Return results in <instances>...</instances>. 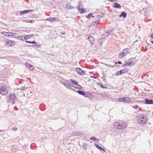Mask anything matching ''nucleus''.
Wrapping results in <instances>:
<instances>
[{
	"instance_id": "nucleus-13",
	"label": "nucleus",
	"mask_w": 153,
	"mask_h": 153,
	"mask_svg": "<svg viewBox=\"0 0 153 153\" xmlns=\"http://www.w3.org/2000/svg\"><path fill=\"white\" fill-rule=\"evenodd\" d=\"M76 71L78 74H82L84 73L83 71L79 68H76Z\"/></svg>"
},
{
	"instance_id": "nucleus-16",
	"label": "nucleus",
	"mask_w": 153,
	"mask_h": 153,
	"mask_svg": "<svg viewBox=\"0 0 153 153\" xmlns=\"http://www.w3.org/2000/svg\"><path fill=\"white\" fill-rule=\"evenodd\" d=\"M88 38L91 43L93 44L94 43V41L93 37L90 35H88Z\"/></svg>"
},
{
	"instance_id": "nucleus-42",
	"label": "nucleus",
	"mask_w": 153,
	"mask_h": 153,
	"mask_svg": "<svg viewBox=\"0 0 153 153\" xmlns=\"http://www.w3.org/2000/svg\"><path fill=\"white\" fill-rule=\"evenodd\" d=\"M118 63L119 64H121L122 63L120 61H118Z\"/></svg>"
},
{
	"instance_id": "nucleus-37",
	"label": "nucleus",
	"mask_w": 153,
	"mask_h": 153,
	"mask_svg": "<svg viewBox=\"0 0 153 153\" xmlns=\"http://www.w3.org/2000/svg\"><path fill=\"white\" fill-rule=\"evenodd\" d=\"M17 128H13V129L14 131H16L17 130Z\"/></svg>"
},
{
	"instance_id": "nucleus-20",
	"label": "nucleus",
	"mask_w": 153,
	"mask_h": 153,
	"mask_svg": "<svg viewBox=\"0 0 153 153\" xmlns=\"http://www.w3.org/2000/svg\"><path fill=\"white\" fill-rule=\"evenodd\" d=\"M77 93L79 94H80L82 95H84L85 94V92L84 91L80 90H78L77 91Z\"/></svg>"
},
{
	"instance_id": "nucleus-9",
	"label": "nucleus",
	"mask_w": 153,
	"mask_h": 153,
	"mask_svg": "<svg viewBox=\"0 0 153 153\" xmlns=\"http://www.w3.org/2000/svg\"><path fill=\"white\" fill-rule=\"evenodd\" d=\"M46 20L51 22L59 21V19L57 17H51L46 19Z\"/></svg>"
},
{
	"instance_id": "nucleus-8",
	"label": "nucleus",
	"mask_w": 153,
	"mask_h": 153,
	"mask_svg": "<svg viewBox=\"0 0 153 153\" xmlns=\"http://www.w3.org/2000/svg\"><path fill=\"white\" fill-rule=\"evenodd\" d=\"M137 63V62L136 61H135L134 62L132 61L131 62H128L124 63L123 65V67L126 66H130L131 65H134Z\"/></svg>"
},
{
	"instance_id": "nucleus-3",
	"label": "nucleus",
	"mask_w": 153,
	"mask_h": 153,
	"mask_svg": "<svg viewBox=\"0 0 153 153\" xmlns=\"http://www.w3.org/2000/svg\"><path fill=\"white\" fill-rule=\"evenodd\" d=\"M129 49L128 48L125 49L122 51L119 54V57L120 58H122L125 56L128 53Z\"/></svg>"
},
{
	"instance_id": "nucleus-39",
	"label": "nucleus",
	"mask_w": 153,
	"mask_h": 153,
	"mask_svg": "<svg viewBox=\"0 0 153 153\" xmlns=\"http://www.w3.org/2000/svg\"><path fill=\"white\" fill-rule=\"evenodd\" d=\"M151 37L152 39H153V33L151 34Z\"/></svg>"
},
{
	"instance_id": "nucleus-36",
	"label": "nucleus",
	"mask_w": 153,
	"mask_h": 153,
	"mask_svg": "<svg viewBox=\"0 0 153 153\" xmlns=\"http://www.w3.org/2000/svg\"><path fill=\"white\" fill-rule=\"evenodd\" d=\"M27 91L28 92H27V95H28L29 94H28L29 92L30 93H31V91H30V90H28Z\"/></svg>"
},
{
	"instance_id": "nucleus-25",
	"label": "nucleus",
	"mask_w": 153,
	"mask_h": 153,
	"mask_svg": "<svg viewBox=\"0 0 153 153\" xmlns=\"http://www.w3.org/2000/svg\"><path fill=\"white\" fill-rule=\"evenodd\" d=\"M121 15L123 16V17L124 18H125L126 16V13L125 12H122L121 13Z\"/></svg>"
},
{
	"instance_id": "nucleus-28",
	"label": "nucleus",
	"mask_w": 153,
	"mask_h": 153,
	"mask_svg": "<svg viewBox=\"0 0 153 153\" xmlns=\"http://www.w3.org/2000/svg\"><path fill=\"white\" fill-rule=\"evenodd\" d=\"M90 139L91 140H97V141H98V139H97L95 137H91L90 138Z\"/></svg>"
},
{
	"instance_id": "nucleus-19",
	"label": "nucleus",
	"mask_w": 153,
	"mask_h": 153,
	"mask_svg": "<svg viewBox=\"0 0 153 153\" xmlns=\"http://www.w3.org/2000/svg\"><path fill=\"white\" fill-rule=\"evenodd\" d=\"M114 7L116 8L119 9H120L121 7V6L117 3H115L114 5Z\"/></svg>"
},
{
	"instance_id": "nucleus-15",
	"label": "nucleus",
	"mask_w": 153,
	"mask_h": 153,
	"mask_svg": "<svg viewBox=\"0 0 153 153\" xmlns=\"http://www.w3.org/2000/svg\"><path fill=\"white\" fill-rule=\"evenodd\" d=\"M145 101L146 102V104H153V101L152 100H149L147 99H145Z\"/></svg>"
},
{
	"instance_id": "nucleus-27",
	"label": "nucleus",
	"mask_w": 153,
	"mask_h": 153,
	"mask_svg": "<svg viewBox=\"0 0 153 153\" xmlns=\"http://www.w3.org/2000/svg\"><path fill=\"white\" fill-rule=\"evenodd\" d=\"M25 65L26 66L29 68L30 67V66L32 65H31L30 64H29V63H26L25 64Z\"/></svg>"
},
{
	"instance_id": "nucleus-6",
	"label": "nucleus",
	"mask_w": 153,
	"mask_h": 153,
	"mask_svg": "<svg viewBox=\"0 0 153 153\" xmlns=\"http://www.w3.org/2000/svg\"><path fill=\"white\" fill-rule=\"evenodd\" d=\"M8 93L7 91L5 86L1 87L0 89V93L3 95H6Z\"/></svg>"
},
{
	"instance_id": "nucleus-14",
	"label": "nucleus",
	"mask_w": 153,
	"mask_h": 153,
	"mask_svg": "<svg viewBox=\"0 0 153 153\" xmlns=\"http://www.w3.org/2000/svg\"><path fill=\"white\" fill-rule=\"evenodd\" d=\"M33 11L32 10H25L24 11H22L20 13V15H22L24 14L27 13L32 12Z\"/></svg>"
},
{
	"instance_id": "nucleus-38",
	"label": "nucleus",
	"mask_w": 153,
	"mask_h": 153,
	"mask_svg": "<svg viewBox=\"0 0 153 153\" xmlns=\"http://www.w3.org/2000/svg\"><path fill=\"white\" fill-rule=\"evenodd\" d=\"M27 22H30V23H33V22L32 20L28 21H27Z\"/></svg>"
},
{
	"instance_id": "nucleus-22",
	"label": "nucleus",
	"mask_w": 153,
	"mask_h": 153,
	"mask_svg": "<svg viewBox=\"0 0 153 153\" xmlns=\"http://www.w3.org/2000/svg\"><path fill=\"white\" fill-rule=\"evenodd\" d=\"M125 97H120L118 99V100L120 102H124L125 100Z\"/></svg>"
},
{
	"instance_id": "nucleus-12",
	"label": "nucleus",
	"mask_w": 153,
	"mask_h": 153,
	"mask_svg": "<svg viewBox=\"0 0 153 153\" xmlns=\"http://www.w3.org/2000/svg\"><path fill=\"white\" fill-rule=\"evenodd\" d=\"M121 125V129H124L127 126V123L126 122H123Z\"/></svg>"
},
{
	"instance_id": "nucleus-34",
	"label": "nucleus",
	"mask_w": 153,
	"mask_h": 153,
	"mask_svg": "<svg viewBox=\"0 0 153 153\" xmlns=\"http://www.w3.org/2000/svg\"><path fill=\"white\" fill-rule=\"evenodd\" d=\"M20 89L21 90L24 91L25 89V87H24L21 88Z\"/></svg>"
},
{
	"instance_id": "nucleus-7",
	"label": "nucleus",
	"mask_w": 153,
	"mask_h": 153,
	"mask_svg": "<svg viewBox=\"0 0 153 153\" xmlns=\"http://www.w3.org/2000/svg\"><path fill=\"white\" fill-rule=\"evenodd\" d=\"M140 123L142 124H144L146 122V116L143 115H141L140 116Z\"/></svg>"
},
{
	"instance_id": "nucleus-32",
	"label": "nucleus",
	"mask_w": 153,
	"mask_h": 153,
	"mask_svg": "<svg viewBox=\"0 0 153 153\" xmlns=\"http://www.w3.org/2000/svg\"><path fill=\"white\" fill-rule=\"evenodd\" d=\"M30 67L29 68V69L31 70H33L34 69V68L33 66L32 65L31 66H30Z\"/></svg>"
},
{
	"instance_id": "nucleus-17",
	"label": "nucleus",
	"mask_w": 153,
	"mask_h": 153,
	"mask_svg": "<svg viewBox=\"0 0 153 153\" xmlns=\"http://www.w3.org/2000/svg\"><path fill=\"white\" fill-rule=\"evenodd\" d=\"M95 146H96L97 148L100 149V150L103 151L104 152L105 151V149H104L102 147H101L98 144H97L95 143L94 144Z\"/></svg>"
},
{
	"instance_id": "nucleus-43",
	"label": "nucleus",
	"mask_w": 153,
	"mask_h": 153,
	"mask_svg": "<svg viewBox=\"0 0 153 153\" xmlns=\"http://www.w3.org/2000/svg\"><path fill=\"white\" fill-rule=\"evenodd\" d=\"M110 31L108 30L107 31V34H108L109 33L110 34Z\"/></svg>"
},
{
	"instance_id": "nucleus-2",
	"label": "nucleus",
	"mask_w": 153,
	"mask_h": 153,
	"mask_svg": "<svg viewBox=\"0 0 153 153\" xmlns=\"http://www.w3.org/2000/svg\"><path fill=\"white\" fill-rule=\"evenodd\" d=\"M5 45L9 47H11L14 45L15 42L13 41L8 39H4V41Z\"/></svg>"
},
{
	"instance_id": "nucleus-11",
	"label": "nucleus",
	"mask_w": 153,
	"mask_h": 153,
	"mask_svg": "<svg viewBox=\"0 0 153 153\" xmlns=\"http://www.w3.org/2000/svg\"><path fill=\"white\" fill-rule=\"evenodd\" d=\"M2 34L4 35H6L5 33L8 34V35H7V36H14V35L15 33H9L8 32H2Z\"/></svg>"
},
{
	"instance_id": "nucleus-49",
	"label": "nucleus",
	"mask_w": 153,
	"mask_h": 153,
	"mask_svg": "<svg viewBox=\"0 0 153 153\" xmlns=\"http://www.w3.org/2000/svg\"><path fill=\"white\" fill-rule=\"evenodd\" d=\"M152 114H153V113H152Z\"/></svg>"
},
{
	"instance_id": "nucleus-24",
	"label": "nucleus",
	"mask_w": 153,
	"mask_h": 153,
	"mask_svg": "<svg viewBox=\"0 0 153 153\" xmlns=\"http://www.w3.org/2000/svg\"><path fill=\"white\" fill-rule=\"evenodd\" d=\"M61 84L62 85H64L66 88H69L68 87L69 86V85L68 84H66V83H65V82H61Z\"/></svg>"
},
{
	"instance_id": "nucleus-26",
	"label": "nucleus",
	"mask_w": 153,
	"mask_h": 153,
	"mask_svg": "<svg viewBox=\"0 0 153 153\" xmlns=\"http://www.w3.org/2000/svg\"><path fill=\"white\" fill-rule=\"evenodd\" d=\"M122 73V74L125 73L127 71V69H123L120 71Z\"/></svg>"
},
{
	"instance_id": "nucleus-48",
	"label": "nucleus",
	"mask_w": 153,
	"mask_h": 153,
	"mask_svg": "<svg viewBox=\"0 0 153 153\" xmlns=\"http://www.w3.org/2000/svg\"><path fill=\"white\" fill-rule=\"evenodd\" d=\"M6 36H7V35H8V34H7V35L6 34Z\"/></svg>"
},
{
	"instance_id": "nucleus-40",
	"label": "nucleus",
	"mask_w": 153,
	"mask_h": 153,
	"mask_svg": "<svg viewBox=\"0 0 153 153\" xmlns=\"http://www.w3.org/2000/svg\"><path fill=\"white\" fill-rule=\"evenodd\" d=\"M25 42L27 43H30L31 44V42L28 41H26Z\"/></svg>"
},
{
	"instance_id": "nucleus-21",
	"label": "nucleus",
	"mask_w": 153,
	"mask_h": 153,
	"mask_svg": "<svg viewBox=\"0 0 153 153\" xmlns=\"http://www.w3.org/2000/svg\"><path fill=\"white\" fill-rule=\"evenodd\" d=\"M66 7L67 9H71L74 8L73 7L69 4H66Z\"/></svg>"
},
{
	"instance_id": "nucleus-45",
	"label": "nucleus",
	"mask_w": 153,
	"mask_h": 153,
	"mask_svg": "<svg viewBox=\"0 0 153 153\" xmlns=\"http://www.w3.org/2000/svg\"><path fill=\"white\" fill-rule=\"evenodd\" d=\"M35 45L36 46H37L38 47H39V45Z\"/></svg>"
},
{
	"instance_id": "nucleus-46",
	"label": "nucleus",
	"mask_w": 153,
	"mask_h": 153,
	"mask_svg": "<svg viewBox=\"0 0 153 153\" xmlns=\"http://www.w3.org/2000/svg\"><path fill=\"white\" fill-rule=\"evenodd\" d=\"M122 16V15H121H121H119V16H120V17H121Z\"/></svg>"
},
{
	"instance_id": "nucleus-4",
	"label": "nucleus",
	"mask_w": 153,
	"mask_h": 153,
	"mask_svg": "<svg viewBox=\"0 0 153 153\" xmlns=\"http://www.w3.org/2000/svg\"><path fill=\"white\" fill-rule=\"evenodd\" d=\"M78 8L80 13H83L85 12V9L83 7V5L80 2H79Z\"/></svg>"
},
{
	"instance_id": "nucleus-35",
	"label": "nucleus",
	"mask_w": 153,
	"mask_h": 153,
	"mask_svg": "<svg viewBox=\"0 0 153 153\" xmlns=\"http://www.w3.org/2000/svg\"><path fill=\"white\" fill-rule=\"evenodd\" d=\"M36 43V42L34 41H33L32 42H31V44H35Z\"/></svg>"
},
{
	"instance_id": "nucleus-29",
	"label": "nucleus",
	"mask_w": 153,
	"mask_h": 153,
	"mask_svg": "<svg viewBox=\"0 0 153 153\" xmlns=\"http://www.w3.org/2000/svg\"><path fill=\"white\" fill-rule=\"evenodd\" d=\"M92 13H89L88 16H87V17L88 19H90L92 16Z\"/></svg>"
},
{
	"instance_id": "nucleus-31",
	"label": "nucleus",
	"mask_w": 153,
	"mask_h": 153,
	"mask_svg": "<svg viewBox=\"0 0 153 153\" xmlns=\"http://www.w3.org/2000/svg\"><path fill=\"white\" fill-rule=\"evenodd\" d=\"M121 74H122V73L121 72V71H118L116 73V75H121Z\"/></svg>"
},
{
	"instance_id": "nucleus-30",
	"label": "nucleus",
	"mask_w": 153,
	"mask_h": 153,
	"mask_svg": "<svg viewBox=\"0 0 153 153\" xmlns=\"http://www.w3.org/2000/svg\"><path fill=\"white\" fill-rule=\"evenodd\" d=\"M82 146L83 147L84 149H86L87 148L86 147V146H87L86 144L85 143H83L82 144Z\"/></svg>"
},
{
	"instance_id": "nucleus-33",
	"label": "nucleus",
	"mask_w": 153,
	"mask_h": 153,
	"mask_svg": "<svg viewBox=\"0 0 153 153\" xmlns=\"http://www.w3.org/2000/svg\"><path fill=\"white\" fill-rule=\"evenodd\" d=\"M133 108H134L137 109L139 107V106H138L137 105H136L134 106H133Z\"/></svg>"
},
{
	"instance_id": "nucleus-44",
	"label": "nucleus",
	"mask_w": 153,
	"mask_h": 153,
	"mask_svg": "<svg viewBox=\"0 0 153 153\" xmlns=\"http://www.w3.org/2000/svg\"><path fill=\"white\" fill-rule=\"evenodd\" d=\"M101 87L102 88H105V87H104V86H103L102 85Z\"/></svg>"
},
{
	"instance_id": "nucleus-5",
	"label": "nucleus",
	"mask_w": 153,
	"mask_h": 153,
	"mask_svg": "<svg viewBox=\"0 0 153 153\" xmlns=\"http://www.w3.org/2000/svg\"><path fill=\"white\" fill-rule=\"evenodd\" d=\"M70 81L71 82L72 84H74L75 85H76V86H73V85H71V86L74 87L75 88H78L79 89H81V86L78 84V82L75 80L72 79H70Z\"/></svg>"
},
{
	"instance_id": "nucleus-18",
	"label": "nucleus",
	"mask_w": 153,
	"mask_h": 153,
	"mask_svg": "<svg viewBox=\"0 0 153 153\" xmlns=\"http://www.w3.org/2000/svg\"><path fill=\"white\" fill-rule=\"evenodd\" d=\"M125 100L123 102L124 103H129L131 102V99L130 98L127 97H125Z\"/></svg>"
},
{
	"instance_id": "nucleus-1",
	"label": "nucleus",
	"mask_w": 153,
	"mask_h": 153,
	"mask_svg": "<svg viewBox=\"0 0 153 153\" xmlns=\"http://www.w3.org/2000/svg\"><path fill=\"white\" fill-rule=\"evenodd\" d=\"M33 34L29 35H25L24 36H19L17 37V39H20L21 41H25L28 39L29 38L33 37Z\"/></svg>"
},
{
	"instance_id": "nucleus-41",
	"label": "nucleus",
	"mask_w": 153,
	"mask_h": 153,
	"mask_svg": "<svg viewBox=\"0 0 153 153\" xmlns=\"http://www.w3.org/2000/svg\"><path fill=\"white\" fill-rule=\"evenodd\" d=\"M65 32H63V33H61V34L62 35H65Z\"/></svg>"
},
{
	"instance_id": "nucleus-47",
	"label": "nucleus",
	"mask_w": 153,
	"mask_h": 153,
	"mask_svg": "<svg viewBox=\"0 0 153 153\" xmlns=\"http://www.w3.org/2000/svg\"><path fill=\"white\" fill-rule=\"evenodd\" d=\"M151 42L152 44H153V41H152Z\"/></svg>"
},
{
	"instance_id": "nucleus-23",
	"label": "nucleus",
	"mask_w": 153,
	"mask_h": 153,
	"mask_svg": "<svg viewBox=\"0 0 153 153\" xmlns=\"http://www.w3.org/2000/svg\"><path fill=\"white\" fill-rule=\"evenodd\" d=\"M10 97L13 100H14L16 98L15 95L13 94H11L10 95Z\"/></svg>"
},
{
	"instance_id": "nucleus-10",
	"label": "nucleus",
	"mask_w": 153,
	"mask_h": 153,
	"mask_svg": "<svg viewBox=\"0 0 153 153\" xmlns=\"http://www.w3.org/2000/svg\"><path fill=\"white\" fill-rule=\"evenodd\" d=\"M114 127L118 129H121V125L119 122H115L114 124Z\"/></svg>"
}]
</instances>
